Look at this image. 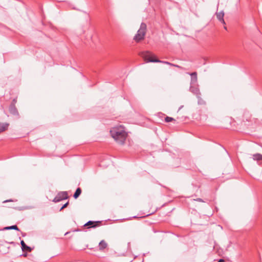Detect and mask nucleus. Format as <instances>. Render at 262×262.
Here are the masks:
<instances>
[{"mask_svg":"<svg viewBox=\"0 0 262 262\" xmlns=\"http://www.w3.org/2000/svg\"><path fill=\"white\" fill-rule=\"evenodd\" d=\"M81 189H80V188H78L76 189V190L75 192V193H74V195H73L74 198L75 199H77V198L80 195V194H81Z\"/></svg>","mask_w":262,"mask_h":262,"instance_id":"nucleus-14","label":"nucleus"},{"mask_svg":"<svg viewBox=\"0 0 262 262\" xmlns=\"http://www.w3.org/2000/svg\"><path fill=\"white\" fill-rule=\"evenodd\" d=\"M191 77V82L195 83L197 81V74L196 72H193L190 74Z\"/></svg>","mask_w":262,"mask_h":262,"instance_id":"nucleus-13","label":"nucleus"},{"mask_svg":"<svg viewBox=\"0 0 262 262\" xmlns=\"http://www.w3.org/2000/svg\"><path fill=\"white\" fill-rule=\"evenodd\" d=\"M9 111L10 113L13 115H18V111L14 105H11L9 107Z\"/></svg>","mask_w":262,"mask_h":262,"instance_id":"nucleus-10","label":"nucleus"},{"mask_svg":"<svg viewBox=\"0 0 262 262\" xmlns=\"http://www.w3.org/2000/svg\"><path fill=\"white\" fill-rule=\"evenodd\" d=\"M196 201H198V202H203V201L202 200V199L201 198H198L196 200H195Z\"/></svg>","mask_w":262,"mask_h":262,"instance_id":"nucleus-19","label":"nucleus"},{"mask_svg":"<svg viewBox=\"0 0 262 262\" xmlns=\"http://www.w3.org/2000/svg\"><path fill=\"white\" fill-rule=\"evenodd\" d=\"M199 100H198V103L199 104H202L203 103V101L202 100V99H201V98L200 97V98H198Z\"/></svg>","mask_w":262,"mask_h":262,"instance_id":"nucleus-18","label":"nucleus"},{"mask_svg":"<svg viewBox=\"0 0 262 262\" xmlns=\"http://www.w3.org/2000/svg\"><path fill=\"white\" fill-rule=\"evenodd\" d=\"M111 136L120 144H123L127 137V133L122 126L113 127L110 130Z\"/></svg>","mask_w":262,"mask_h":262,"instance_id":"nucleus-1","label":"nucleus"},{"mask_svg":"<svg viewBox=\"0 0 262 262\" xmlns=\"http://www.w3.org/2000/svg\"><path fill=\"white\" fill-rule=\"evenodd\" d=\"M4 229H5V230L14 229L16 230H19V229L18 228V227L16 225H13L11 226L6 227L4 228Z\"/></svg>","mask_w":262,"mask_h":262,"instance_id":"nucleus-15","label":"nucleus"},{"mask_svg":"<svg viewBox=\"0 0 262 262\" xmlns=\"http://www.w3.org/2000/svg\"><path fill=\"white\" fill-rule=\"evenodd\" d=\"M141 55L143 57V58H144L145 60H146L147 62H161L164 64H166L168 65H170L171 66L176 67L179 68H181V67L178 65L174 64L173 63H171L170 62H169L168 61H161L159 59H154L152 58V56L154 55L148 51H145L141 53Z\"/></svg>","mask_w":262,"mask_h":262,"instance_id":"nucleus-2","label":"nucleus"},{"mask_svg":"<svg viewBox=\"0 0 262 262\" xmlns=\"http://www.w3.org/2000/svg\"><path fill=\"white\" fill-rule=\"evenodd\" d=\"M218 262H224V260L223 259H220Z\"/></svg>","mask_w":262,"mask_h":262,"instance_id":"nucleus-20","label":"nucleus"},{"mask_svg":"<svg viewBox=\"0 0 262 262\" xmlns=\"http://www.w3.org/2000/svg\"><path fill=\"white\" fill-rule=\"evenodd\" d=\"M100 223V222L97 221V222H94L90 221L88 222L86 224H84V226H90L89 228H95L97 227L99 224Z\"/></svg>","mask_w":262,"mask_h":262,"instance_id":"nucleus-5","label":"nucleus"},{"mask_svg":"<svg viewBox=\"0 0 262 262\" xmlns=\"http://www.w3.org/2000/svg\"><path fill=\"white\" fill-rule=\"evenodd\" d=\"M190 90L191 92L196 95L198 98H200V95L201 94L200 93L199 90L197 88L194 87H190Z\"/></svg>","mask_w":262,"mask_h":262,"instance_id":"nucleus-9","label":"nucleus"},{"mask_svg":"<svg viewBox=\"0 0 262 262\" xmlns=\"http://www.w3.org/2000/svg\"><path fill=\"white\" fill-rule=\"evenodd\" d=\"M165 121L166 122H169L172 121H175V120L172 117L167 116L165 118Z\"/></svg>","mask_w":262,"mask_h":262,"instance_id":"nucleus-16","label":"nucleus"},{"mask_svg":"<svg viewBox=\"0 0 262 262\" xmlns=\"http://www.w3.org/2000/svg\"><path fill=\"white\" fill-rule=\"evenodd\" d=\"M68 198V194L67 191H60L58 193L57 195L54 198L53 202L55 203L59 202L63 200Z\"/></svg>","mask_w":262,"mask_h":262,"instance_id":"nucleus-4","label":"nucleus"},{"mask_svg":"<svg viewBox=\"0 0 262 262\" xmlns=\"http://www.w3.org/2000/svg\"><path fill=\"white\" fill-rule=\"evenodd\" d=\"M253 159L259 162H262V155L260 154H256L253 155Z\"/></svg>","mask_w":262,"mask_h":262,"instance_id":"nucleus-11","label":"nucleus"},{"mask_svg":"<svg viewBox=\"0 0 262 262\" xmlns=\"http://www.w3.org/2000/svg\"><path fill=\"white\" fill-rule=\"evenodd\" d=\"M216 15L217 19L224 25H225V22L224 19V13L223 11L216 13Z\"/></svg>","mask_w":262,"mask_h":262,"instance_id":"nucleus-6","label":"nucleus"},{"mask_svg":"<svg viewBox=\"0 0 262 262\" xmlns=\"http://www.w3.org/2000/svg\"><path fill=\"white\" fill-rule=\"evenodd\" d=\"M99 249L103 250L107 247V244L104 241H101L99 244Z\"/></svg>","mask_w":262,"mask_h":262,"instance_id":"nucleus-12","label":"nucleus"},{"mask_svg":"<svg viewBox=\"0 0 262 262\" xmlns=\"http://www.w3.org/2000/svg\"><path fill=\"white\" fill-rule=\"evenodd\" d=\"M146 25L144 23H142L139 29L138 30L137 34L134 37V39L136 42H139L140 41L143 40L146 34Z\"/></svg>","mask_w":262,"mask_h":262,"instance_id":"nucleus-3","label":"nucleus"},{"mask_svg":"<svg viewBox=\"0 0 262 262\" xmlns=\"http://www.w3.org/2000/svg\"><path fill=\"white\" fill-rule=\"evenodd\" d=\"M68 204H69V202H67V203H66V204H64L62 206V207L60 208V210H62L63 208H64L67 207V206H68Z\"/></svg>","mask_w":262,"mask_h":262,"instance_id":"nucleus-17","label":"nucleus"},{"mask_svg":"<svg viewBox=\"0 0 262 262\" xmlns=\"http://www.w3.org/2000/svg\"><path fill=\"white\" fill-rule=\"evenodd\" d=\"M224 29H225V30H227V27H226V26H224Z\"/></svg>","mask_w":262,"mask_h":262,"instance_id":"nucleus-21","label":"nucleus"},{"mask_svg":"<svg viewBox=\"0 0 262 262\" xmlns=\"http://www.w3.org/2000/svg\"><path fill=\"white\" fill-rule=\"evenodd\" d=\"M9 125L8 123H0V133L7 130Z\"/></svg>","mask_w":262,"mask_h":262,"instance_id":"nucleus-7","label":"nucleus"},{"mask_svg":"<svg viewBox=\"0 0 262 262\" xmlns=\"http://www.w3.org/2000/svg\"><path fill=\"white\" fill-rule=\"evenodd\" d=\"M20 244L21 246V249L23 251H27L30 252L31 251V248L26 245L24 241H21L20 242Z\"/></svg>","mask_w":262,"mask_h":262,"instance_id":"nucleus-8","label":"nucleus"}]
</instances>
